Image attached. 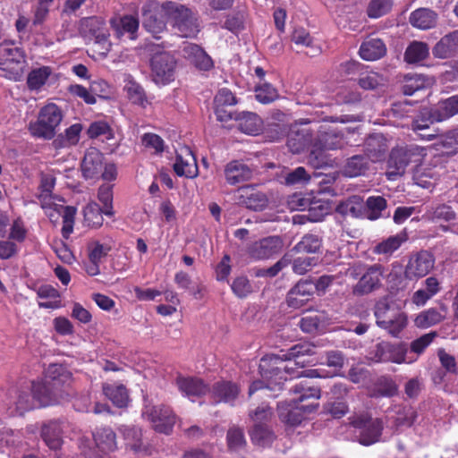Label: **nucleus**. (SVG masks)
Instances as JSON below:
<instances>
[{
    "mask_svg": "<svg viewBox=\"0 0 458 458\" xmlns=\"http://www.w3.org/2000/svg\"><path fill=\"white\" fill-rule=\"evenodd\" d=\"M168 18L175 32L182 38H194L199 32L197 14L183 4L166 2Z\"/></svg>",
    "mask_w": 458,
    "mask_h": 458,
    "instance_id": "nucleus-4",
    "label": "nucleus"
},
{
    "mask_svg": "<svg viewBox=\"0 0 458 458\" xmlns=\"http://www.w3.org/2000/svg\"><path fill=\"white\" fill-rule=\"evenodd\" d=\"M256 98L262 104L273 102L278 98L277 90L269 83H263L256 87Z\"/></svg>",
    "mask_w": 458,
    "mask_h": 458,
    "instance_id": "nucleus-64",
    "label": "nucleus"
},
{
    "mask_svg": "<svg viewBox=\"0 0 458 458\" xmlns=\"http://www.w3.org/2000/svg\"><path fill=\"white\" fill-rule=\"evenodd\" d=\"M44 209L52 222H56L59 216H62L64 224L62 234L64 239H68L73 230L76 208L72 206L57 204L52 200V204Z\"/></svg>",
    "mask_w": 458,
    "mask_h": 458,
    "instance_id": "nucleus-18",
    "label": "nucleus"
},
{
    "mask_svg": "<svg viewBox=\"0 0 458 458\" xmlns=\"http://www.w3.org/2000/svg\"><path fill=\"white\" fill-rule=\"evenodd\" d=\"M301 403L293 400V403H281L278 404V416L285 424L290 426H297L303 420V412L313 411L318 403H310L308 405H300Z\"/></svg>",
    "mask_w": 458,
    "mask_h": 458,
    "instance_id": "nucleus-17",
    "label": "nucleus"
},
{
    "mask_svg": "<svg viewBox=\"0 0 458 458\" xmlns=\"http://www.w3.org/2000/svg\"><path fill=\"white\" fill-rule=\"evenodd\" d=\"M366 207L369 211L368 218L375 220L381 216V212L386 208V200L382 196H372L368 198Z\"/></svg>",
    "mask_w": 458,
    "mask_h": 458,
    "instance_id": "nucleus-61",
    "label": "nucleus"
},
{
    "mask_svg": "<svg viewBox=\"0 0 458 458\" xmlns=\"http://www.w3.org/2000/svg\"><path fill=\"white\" fill-rule=\"evenodd\" d=\"M123 434L127 446L136 454H151V448L142 442L141 430L135 427H124Z\"/></svg>",
    "mask_w": 458,
    "mask_h": 458,
    "instance_id": "nucleus-34",
    "label": "nucleus"
},
{
    "mask_svg": "<svg viewBox=\"0 0 458 458\" xmlns=\"http://www.w3.org/2000/svg\"><path fill=\"white\" fill-rule=\"evenodd\" d=\"M428 55V44L421 41H412L405 50L404 61L408 64H417L427 59Z\"/></svg>",
    "mask_w": 458,
    "mask_h": 458,
    "instance_id": "nucleus-45",
    "label": "nucleus"
},
{
    "mask_svg": "<svg viewBox=\"0 0 458 458\" xmlns=\"http://www.w3.org/2000/svg\"><path fill=\"white\" fill-rule=\"evenodd\" d=\"M112 27L116 32V36L120 38L123 32H128L133 35L139 28V21L136 18L131 15H126L121 18L118 21L115 20L111 21Z\"/></svg>",
    "mask_w": 458,
    "mask_h": 458,
    "instance_id": "nucleus-55",
    "label": "nucleus"
},
{
    "mask_svg": "<svg viewBox=\"0 0 458 458\" xmlns=\"http://www.w3.org/2000/svg\"><path fill=\"white\" fill-rule=\"evenodd\" d=\"M22 59L21 51L12 41L0 43V70L7 73V78L15 81L20 79L22 74Z\"/></svg>",
    "mask_w": 458,
    "mask_h": 458,
    "instance_id": "nucleus-11",
    "label": "nucleus"
},
{
    "mask_svg": "<svg viewBox=\"0 0 458 458\" xmlns=\"http://www.w3.org/2000/svg\"><path fill=\"white\" fill-rule=\"evenodd\" d=\"M176 62L168 53L156 54L151 59L153 80L157 84H167L174 80Z\"/></svg>",
    "mask_w": 458,
    "mask_h": 458,
    "instance_id": "nucleus-14",
    "label": "nucleus"
},
{
    "mask_svg": "<svg viewBox=\"0 0 458 458\" xmlns=\"http://www.w3.org/2000/svg\"><path fill=\"white\" fill-rule=\"evenodd\" d=\"M402 310L394 302L385 296L380 298L374 306V315L376 318V324L381 327L391 318L396 316Z\"/></svg>",
    "mask_w": 458,
    "mask_h": 458,
    "instance_id": "nucleus-31",
    "label": "nucleus"
},
{
    "mask_svg": "<svg viewBox=\"0 0 458 458\" xmlns=\"http://www.w3.org/2000/svg\"><path fill=\"white\" fill-rule=\"evenodd\" d=\"M434 122H438L436 119V109L434 112L421 113L416 119L412 121L411 129L423 140H430L435 138V133H424V131H429L430 125Z\"/></svg>",
    "mask_w": 458,
    "mask_h": 458,
    "instance_id": "nucleus-40",
    "label": "nucleus"
},
{
    "mask_svg": "<svg viewBox=\"0 0 458 458\" xmlns=\"http://www.w3.org/2000/svg\"><path fill=\"white\" fill-rule=\"evenodd\" d=\"M62 434L61 425L57 421H50L41 428V437L44 442L53 450L61 447L63 444Z\"/></svg>",
    "mask_w": 458,
    "mask_h": 458,
    "instance_id": "nucleus-35",
    "label": "nucleus"
},
{
    "mask_svg": "<svg viewBox=\"0 0 458 458\" xmlns=\"http://www.w3.org/2000/svg\"><path fill=\"white\" fill-rule=\"evenodd\" d=\"M173 167L178 176L195 178L199 174L196 158L187 146H182L177 150L176 160Z\"/></svg>",
    "mask_w": 458,
    "mask_h": 458,
    "instance_id": "nucleus-19",
    "label": "nucleus"
},
{
    "mask_svg": "<svg viewBox=\"0 0 458 458\" xmlns=\"http://www.w3.org/2000/svg\"><path fill=\"white\" fill-rule=\"evenodd\" d=\"M370 168V161L365 155H354L346 159L343 174L354 178L365 175Z\"/></svg>",
    "mask_w": 458,
    "mask_h": 458,
    "instance_id": "nucleus-32",
    "label": "nucleus"
},
{
    "mask_svg": "<svg viewBox=\"0 0 458 458\" xmlns=\"http://www.w3.org/2000/svg\"><path fill=\"white\" fill-rule=\"evenodd\" d=\"M359 53L362 59L375 61L386 55V47L380 38H369L361 44Z\"/></svg>",
    "mask_w": 458,
    "mask_h": 458,
    "instance_id": "nucleus-33",
    "label": "nucleus"
},
{
    "mask_svg": "<svg viewBox=\"0 0 458 458\" xmlns=\"http://www.w3.org/2000/svg\"><path fill=\"white\" fill-rule=\"evenodd\" d=\"M179 390L188 397H200L206 394L209 388L201 378L179 376L176 378Z\"/></svg>",
    "mask_w": 458,
    "mask_h": 458,
    "instance_id": "nucleus-27",
    "label": "nucleus"
},
{
    "mask_svg": "<svg viewBox=\"0 0 458 458\" xmlns=\"http://www.w3.org/2000/svg\"><path fill=\"white\" fill-rule=\"evenodd\" d=\"M62 119L61 109L55 104H48L40 109L38 120L30 123L29 130L34 137L50 140Z\"/></svg>",
    "mask_w": 458,
    "mask_h": 458,
    "instance_id": "nucleus-6",
    "label": "nucleus"
},
{
    "mask_svg": "<svg viewBox=\"0 0 458 458\" xmlns=\"http://www.w3.org/2000/svg\"><path fill=\"white\" fill-rule=\"evenodd\" d=\"M291 391L299 394V397L295 399L298 403L308 399L318 400L320 397V390L314 386H310L306 380L294 385Z\"/></svg>",
    "mask_w": 458,
    "mask_h": 458,
    "instance_id": "nucleus-56",
    "label": "nucleus"
},
{
    "mask_svg": "<svg viewBox=\"0 0 458 458\" xmlns=\"http://www.w3.org/2000/svg\"><path fill=\"white\" fill-rule=\"evenodd\" d=\"M433 55L437 58H449L454 55L458 51L451 34L444 36L433 47Z\"/></svg>",
    "mask_w": 458,
    "mask_h": 458,
    "instance_id": "nucleus-53",
    "label": "nucleus"
},
{
    "mask_svg": "<svg viewBox=\"0 0 458 458\" xmlns=\"http://www.w3.org/2000/svg\"><path fill=\"white\" fill-rule=\"evenodd\" d=\"M350 424L359 430V442L363 445H370L378 441L383 429L379 419H373L368 413H358L349 418Z\"/></svg>",
    "mask_w": 458,
    "mask_h": 458,
    "instance_id": "nucleus-9",
    "label": "nucleus"
},
{
    "mask_svg": "<svg viewBox=\"0 0 458 458\" xmlns=\"http://www.w3.org/2000/svg\"><path fill=\"white\" fill-rule=\"evenodd\" d=\"M287 136V146L294 154L301 153L307 146L313 145L314 142L310 130L299 124L291 125Z\"/></svg>",
    "mask_w": 458,
    "mask_h": 458,
    "instance_id": "nucleus-24",
    "label": "nucleus"
},
{
    "mask_svg": "<svg viewBox=\"0 0 458 458\" xmlns=\"http://www.w3.org/2000/svg\"><path fill=\"white\" fill-rule=\"evenodd\" d=\"M210 393L216 403H232L239 395L240 388L233 382L220 381L214 384Z\"/></svg>",
    "mask_w": 458,
    "mask_h": 458,
    "instance_id": "nucleus-30",
    "label": "nucleus"
},
{
    "mask_svg": "<svg viewBox=\"0 0 458 458\" xmlns=\"http://www.w3.org/2000/svg\"><path fill=\"white\" fill-rule=\"evenodd\" d=\"M225 174L227 182L235 185L250 180L253 171L247 165L235 160L226 165Z\"/></svg>",
    "mask_w": 458,
    "mask_h": 458,
    "instance_id": "nucleus-28",
    "label": "nucleus"
},
{
    "mask_svg": "<svg viewBox=\"0 0 458 458\" xmlns=\"http://www.w3.org/2000/svg\"><path fill=\"white\" fill-rule=\"evenodd\" d=\"M426 216L429 220L433 222H449L455 218V213L452 208L444 204L438 205L428 210Z\"/></svg>",
    "mask_w": 458,
    "mask_h": 458,
    "instance_id": "nucleus-60",
    "label": "nucleus"
},
{
    "mask_svg": "<svg viewBox=\"0 0 458 458\" xmlns=\"http://www.w3.org/2000/svg\"><path fill=\"white\" fill-rule=\"evenodd\" d=\"M437 14L428 8H419L413 11L409 18L410 23L418 29L428 30L437 23Z\"/></svg>",
    "mask_w": 458,
    "mask_h": 458,
    "instance_id": "nucleus-36",
    "label": "nucleus"
},
{
    "mask_svg": "<svg viewBox=\"0 0 458 458\" xmlns=\"http://www.w3.org/2000/svg\"><path fill=\"white\" fill-rule=\"evenodd\" d=\"M407 240L405 234L400 233L388 237L376 245L374 252L377 254L391 255Z\"/></svg>",
    "mask_w": 458,
    "mask_h": 458,
    "instance_id": "nucleus-54",
    "label": "nucleus"
},
{
    "mask_svg": "<svg viewBox=\"0 0 458 458\" xmlns=\"http://www.w3.org/2000/svg\"><path fill=\"white\" fill-rule=\"evenodd\" d=\"M407 349L404 344H394L389 342H381L376 344L370 352V359L374 362H393L401 364L405 362Z\"/></svg>",
    "mask_w": 458,
    "mask_h": 458,
    "instance_id": "nucleus-15",
    "label": "nucleus"
},
{
    "mask_svg": "<svg viewBox=\"0 0 458 458\" xmlns=\"http://www.w3.org/2000/svg\"><path fill=\"white\" fill-rule=\"evenodd\" d=\"M71 378V373L62 366H49L44 381L32 384L31 393L35 402L38 401L39 406L55 403L61 396V387L69 385Z\"/></svg>",
    "mask_w": 458,
    "mask_h": 458,
    "instance_id": "nucleus-3",
    "label": "nucleus"
},
{
    "mask_svg": "<svg viewBox=\"0 0 458 458\" xmlns=\"http://www.w3.org/2000/svg\"><path fill=\"white\" fill-rule=\"evenodd\" d=\"M103 393L117 407H124L129 401L127 390L123 385L103 384Z\"/></svg>",
    "mask_w": 458,
    "mask_h": 458,
    "instance_id": "nucleus-46",
    "label": "nucleus"
},
{
    "mask_svg": "<svg viewBox=\"0 0 458 458\" xmlns=\"http://www.w3.org/2000/svg\"><path fill=\"white\" fill-rule=\"evenodd\" d=\"M414 155V149L407 147L393 148L386 163V177L389 181H395L402 177Z\"/></svg>",
    "mask_w": 458,
    "mask_h": 458,
    "instance_id": "nucleus-13",
    "label": "nucleus"
},
{
    "mask_svg": "<svg viewBox=\"0 0 458 458\" xmlns=\"http://www.w3.org/2000/svg\"><path fill=\"white\" fill-rule=\"evenodd\" d=\"M398 387L394 380L390 377H382L375 385L370 393V396L374 398L378 397H392L397 394Z\"/></svg>",
    "mask_w": 458,
    "mask_h": 458,
    "instance_id": "nucleus-50",
    "label": "nucleus"
},
{
    "mask_svg": "<svg viewBox=\"0 0 458 458\" xmlns=\"http://www.w3.org/2000/svg\"><path fill=\"white\" fill-rule=\"evenodd\" d=\"M437 150L447 155H454L458 152V128L448 131L441 135L437 143Z\"/></svg>",
    "mask_w": 458,
    "mask_h": 458,
    "instance_id": "nucleus-49",
    "label": "nucleus"
},
{
    "mask_svg": "<svg viewBox=\"0 0 458 458\" xmlns=\"http://www.w3.org/2000/svg\"><path fill=\"white\" fill-rule=\"evenodd\" d=\"M283 240L279 236H268L255 242L249 248L250 255L256 259H269L283 249Z\"/></svg>",
    "mask_w": 458,
    "mask_h": 458,
    "instance_id": "nucleus-21",
    "label": "nucleus"
},
{
    "mask_svg": "<svg viewBox=\"0 0 458 458\" xmlns=\"http://www.w3.org/2000/svg\"><path fill=\"white\" fill-rule=\"evenodd\" d=\"M440 310L441 311L435 308H430L420 312L415 318V325L418 327L427 328L440 323L445 318L447 309L443 305Z\"/></svg>",
    "mask_w": 458,
    "mask_h": 458,
    "instance_id": "nucleus-37",
    "label": "nucleus"
},
{
    "mask_svg": "<svg viewBox=\"0 0 458 458\" xmlns=\"http://www.w3.org/2000/svg\"><path fill=\"white\" fill-rule=\"evenodd\" d=\"M315 354V345L310 343L299 344L291 347L286 353L271 355L260 360L259 369L263 377H278L286 380L283 374H294L295 367L303 368L310 361L301 360L303 356Z\"/></svg>",
    "mask_w": 458,
    "mask_h": 458,
    "instance_id": "nucleus-1",
    "label": "nucleus"
},
{
    "mask_svg": "<svg viewBox=\"0 0 458 458\" xmlns=\"http://www.w3.org/2000/svg\"><path fill=\"white\" fill-rule=\"evenodd\" d=\"M50 75L48 67H41L32 70L27 78V85L30 89L36 90L40 89L47 81Z\"/></svg>",
    "mask_w": 458,
    "mask_h": 458,
    "instance_id": "nucleus-59",
    "label": "nucleus"
},
{
    "mask_svg": "<svg viewBox=\"0 0 458 458\" xmlns=\"http://www.w3.org/2000/svg\"><path fill=\"white\" fill-rule=\"evenodd\" d=\"M434 255L428 250L416 252L408 259L404 267L403 276L408 280L418 281L428 276L435 267Z\"/></svg>",
    "mask_w": 458,
    "mask_h": 458,
    "instance_id": "nucleus-12",
    "label": "nucleus"
},
{
    "mask_svg": "<svg viewBox=\"0 0 458 458\" xmlns=\"http://www.w3.org/2000/svg\"><path fill=\"white\" fill-rule=\"evenodd\" d=\"M384 273L385 267L380 264L367 265L358 262L346 269L345 276L356 281L352 287V293L360 297L382 288Z\"/></svg>",
    "mask_w": 458,
    "mask_h": 458,
    "instance_id": "nucleus-2",
    "label": "nucleus"
},
{
    "mask_svg": "<svg viewBox=\"0 0 458 458\" xmlns=\"http://www.w3.org/2000/svg\"><path fill=\"white\" fill-rule=\"evenodd\" d=\"M292 40L294 44L302 50L303 47L307 48L305 54L310 56H315L320 53V47L314 45L313 38L310 33L302 29H295L292 34Z\"/></svg>",
    "mask_w": 458,
    "mask_h": 458,
    "instance_id": "nucleus-43",
    "label": "nucleus"
},
{
    "mask_svg": "<svg viewBox=\"0 0 458 458\" xmlns=\"http://www.w3.org/2000/svg\"><path fill=\"white\" fill-rule=\"evenodd\" d=\"M250 437L255 445L267 446L272 444L275 435L267 425L256 423L250 432Z\"/></svg>",
    "mask_w": 458,
    "mask_h": 458,
    "instance_id": "nucleus-52",
    "label": "nucleus"
},
{
    "mask_svg": "<svg viewBox=\"0 0 458 458\" xmlns=\"http://www.w3.org/2000/svg\"><path fill=\"white\" fill-rule=\"evenodd\" d=\"M93 439L96 446L101 452H110L116 446L115 433L110 428H97L93 432Z\"/></svg>",
    "mask_w": 458,
    "mask_h": 458,
    "instance_id": "nucleus-42",
    "label": "nucleus"
},
{
    "mask_svg": "<svg viewBox=\"0 0 458 458\" xmlns=\"http://www.w3.org/2000/svg\"><path fill=\"white\" fill-rule=\"evenodd\" d=\"M364 155L372 163L381 162L385 159L388 150L386 139L381 133H373L367 137L364 145Z\"/></svg>",
    "mask_w": 458,
    "mask_h": 458,
    "instance_id": "nucleus-22",
    "label": "nucleus"
},
{
    "mask_svg": "<svg viewBox=\"0 0 458 458\" xmlns=\"http://www.w3.org/2000/svg\"><path fill=\"white\" fill-rule=\"evenodd\" d=\"M417 417L416 411L411 406H399L396 411L394 422L396 426L411 427Z\"/></svg>",
    "mask_w": 458,
    "mask_h": 458,
    "instance_id": "nucleus-62",
    "label": "nucleus"
},
{
    "mask_svg": "<svg viewBox=\"0 0 458 458\" xmlns=\"http://www.w3.org/2000/svg\"><path fill=\"white\" fill-rule=\"evenodd\" d=\"M438 177L439 173L436 167L421 165L416 167L412 178L418 186L428 189L436 183Z\"/></svg>",
    "mask_w": 458,
    "mask_h": 458,
    "instance_id": "nucleus-38",
    "label": "nucleus"
},
{
    "mask_svg": "<svg viewBox=\"0 0 458 458\" xmlns=\"http://www.w3.org/2000/svg\"><path fill=\"white\" fill-rule=\"evenodd\" d=\"M322 247V239L313 233L305 234L292 249L295 253H318Z\"/></svg>",
    "mask_w": 458,
    "mask_h": 458,
    "instance_id": "nucleus-48",
    "label": "nucleus"
},
{
    "mask_svg": "<svg viewBox=\"0 0 458 458\" xmlns=\"http://www.w3.org/2000/svg\"><path fill=\"white\" fill-rule=\"evenodd\" d=\"M329 210L330 208L327 202L313 200L310 203L308 214L306 216H293V223L302 224L304 218H307V220L311 222L321 221L327 214H329Z\"/></svg>",
    "mask_w": 458,
    "mask_h": 458,
    "instance_id": "nucleus-39",
    "label": "nucleus"
},
{
    "mask_svg": "<svg viewBox=\"0 0 458 458\" xmlns=\"http://www.w3.org/2000/svg\"><path fill=\"white\" fill-rule=\"evenodd\" d=\"M407 323V315L401 310L380 328L386 330L392 336L398 337L400 333L406 327Z\"/></svg>",
    "mask_w": 458,
    "mask_h": 458,
    "instance_id": "nucleus-57",
    "label": "nucleus"
},
{
    "mask_svg": "<svg viewBox=\"0 0 458 458\" xmlns=\"http://www.w3.org/2000/svg\"><path fill=\"white\" fill-rule=\"evenodd\" d=\"M313 144L315 148L324 150L342 148L344 146V134L329 124H321Z\"/></svg>",
    "mask_w": 458,
    "mask_h": 458,
    "instance_id": "nucleus-16",
    "label": "nucleus"
},
{
    "mask_svg": "<svg viewBox=\"0 0 458 458\" xmlns=\"http://www.w3.org/2000/svg\"><path fill=\"white\" fill-rule=\"evenodd\" d=\"M82 175L86 179L102 178L106 181L114 180L116 168L114 164H106L103 154L96 148L86 150L81 162Z\"/></svg>",
    "mask_w": 458,
    "mask_h": 458,
    "instance_id": "nucleus-5",
    "label": "nucleus"
},
{
    "mask_svg": "<svg viewBox=\"0 0 458 458\" xmlns=\"http://www.w3.org/2000/svg\"><path fill=\"white\" fill-rule=\"evenodd\" d=\"M81 34L89 39H93L99 47V53L106 55L110 51L111 43L109 42V30L104 18L99 16H90L81 20Z\"/></svg>",
    "mask_w": 458,
    "mask_h": 458,
    "instance_id": "nucleus-7",
    "label": "nucleus"
},
{
    "mask_svg": "<svg viewBox=\"0 0 458 458\" xmlns=\"http://www.w3.org/2000/svg\"><path fill=\"white\" fill-rule=\"evenodd\" d=\"M234 95L228 89H221L214 98V109L216 119L220 122H227L233 118V114L229 109L236 105Z\"/></svg>",
    "mask_w": 458,
    "mask_h": 458,
    "instance_id": "nucleus-23",
    "label": "nucleus"
},
{
    "mask_svg": "<svg viewBox=\"0 0 458 458\" xmlns=\"http://www.w3.org/2000/svg\"><path fill=\"white\" fill-rule=\"evenodd\" d=\"M141 13L143 27L154 38H160V34L166 30L165 17H168V12L165 3L160 4L157 1H148L142 6Z\"/></svg>",
    "mask_w": 458,
    "mask_h": 458,
    "instance_id": "nucleus-8",
    "label": "nucleus"
},
{
    "mask_svg": "<svg viewBox=\"0 0 458 458\" xmlns=\"http://www.w3.org/2000/svg\"><path fill=\"white\" fill-rule=\"evenodd\" d=\"M314 293L313 282L310 280H300L290 289L286 295V303L293 309H300L306 305Z\"/></svg>",
    "mask_w": 458,
    "mask_h": 458,
    "instance_id": "nucleus-20",
    "label": "nucleus"
},
{
    "mask_svg": "<svg viewBox=\"0 0 458 458\" xmlns=\"http://www.w3.org/2000/svg\"><path fill=\"white\" fill-rule=\"evenodd\" d=\"M104 208H100L97 203H89L84 208V219L89 226L99 227L103 224L102 214Z\"/></svg>",
    "mask_w": 458,
    "mask_h": 458,
    "instance_id": "nucleus-58",
    "label": "nucleus"
},
{
    "mask_svg": "<svg viewBox=\"0 0 458 458\" xmlns=\"http://www.w3.org/2000/svg\"><path fill=\"white\" fill-rule=\"evenodd\" d=\"M239 197L240 203L243 204L247 208L255 211L263 210L268 203V199L265 193L255 191L251 186L242 188Z\"/></svg>",
    "mask_w": 458,
    "mask_h": 458,
    "instance_id": "nucleus-29",
    "label": "nucleus"
},
{
    "mask_svg": "<svg viewBox=\"0 0 458 458\" xmlns=\"http://www.w3.org/2000/svg\"><path fill=\"white\" fill-rule=\"evenodd\" d=\"M458 114V95L440 101L436 108V119L444 121Z\"/></svg>",
    "mask_w": 458,
    "mask_h": 458,
    "instance_id": "nucleus-51",
    "label": "nucleus"
},
{
    "mask_svg": "<svg viewBox=\"0 0 458 458\" xmlns=\"http://www.w3.org/2000/svg\"><path fill=\"white\" fill-rule=\"evenodd\" d=\"M9 407L12 415H23L35 408V400L29 389H14L9 394Z\"/></svg>",
    "mask_w": 458,
    "mask_h": 458,
    "instance_id": "nucleus-25",
    "label": "nucleus"
},
{
    "mask_svg": "<svg viewBox=\"0 0 458 458\" xmlns=\"http://www.w3.org/2000/svg\"><path fill=\"white\" fill-rule=\"evenodd\" d=\"M142 417L151 423L155 431L165 435L172 432L176 420L173 411L164 404H146Z\"/></svg>",
    "mask_w": 458,
    "mask_h": 458,
    "instance_id": "nucleus-10",
    "label": "nucleus"
},
{
    "mask_svg": "<svg viewBox=\"0 0 458 458\" xmlns=\"http://www.w3.org/2000/svg\"><path fill=\"white\" fill-rule=\"evenodd\" d=\"M422 287L415 291L411 302L416 306H424L441 291L440 281L436 276H428L422 283Z\"/></svg>",
    "mask_w": 458,
    "mask_h": 458,
    "instance_id": "nucleus-26",
    "label": "nucleus"
},
{
    "mask_svg": "<svg viewBox=\"0 0 458 458\" xmlns=\"http://www.w3.org/2000/svg\"><path fill=\"white\" fill-rule=\"evenodd\" d=\"M393 6V0H371L368 6V15L370 18H378L386 14Z\"/></svg>",
    "mask_w": 458,
    "mask_h": 458,
    "instance_id": "nucleus-63",
    "label": "nucleus"
},
{
    "mask_svg": "<svg viewBox=\"0 0 458 458\" xmlns=\"http://www.w3.org/2000/svg\"><path fill=\"white\" fill-rule=\"evenodd\" d=\"M364 210L363 199L360 196L353 195L347 199L341 201L335 211L343 216L360 217L362 216Z\"/></svg>",
    "mask_w": 458,
    "mask_h": 458,
    "instance_id": "nucleus-41",
    "label": "nucleus"
},
{
    "mask_svg": "<svg viewBox=\"0 0 458 458\" xmlns=\"http://www.w3.org/2000/svg\"><path fill=\"white\" fill-rule=\"evenodd\" d=\"M55 184V178L51 174H42L40 179V184L38 187V199L40 200V204L42 208H47L49 205L52 204V200L55 199V196L52 195V191Z\"/></svg>",
    "mask_w": 458,
    "mask_h": 458,
    "instance_id": "nucleus-47",
    "label": "nucleus"
},
{
    "mask_svg": "<svg viewBox=\"0 0 458 458\" xmlns=\"http://www.w3.org/2000/svg\"><path fill=\"white\" fill-rule=\"evenodd\" d=\"M233 118L238 121V129L246 134L255 135L261 131L262 121L254 113L244 112Z\"/></svg>",
    "mask_w": 458,
    "mask_h": 458,
    "instance_id": "nucleus-44",
    "label": "nucleus"
}]
</instances>
